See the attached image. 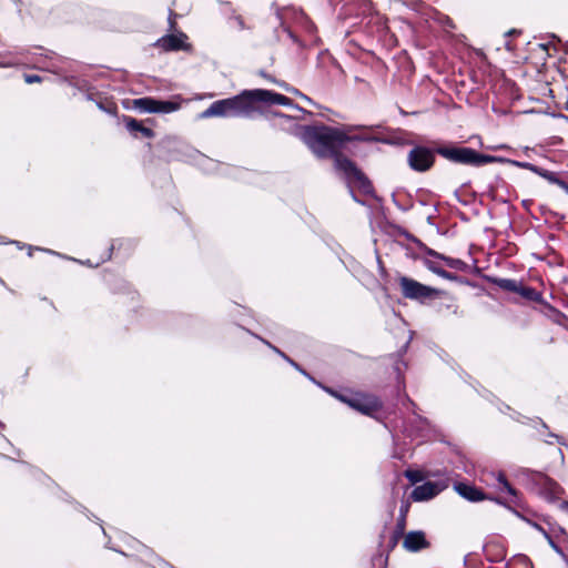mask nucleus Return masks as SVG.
<instances>
[{
  "instance_id": "obj_11",
  "label": "nucleus",
  "mask_w": 568,
  "mask_h": 568,
  "mask_svg": "<svg viewBox=\"0 0 568 568\" xmlns=\"http://www.w3.org/2000/svg\"><path fill=\"white\" fill-rule=\"evenodd\" d=\"M443 489L444 486H440L437 483L426 481L414 488V490L412 491V498L415 501L429 500L437 496Z\"/></svg>"
},
{
  "instance_id": "obj_34",
  "label": "nucleus",
  "mask_w": 568,
  "mask_h": 568,
  "mask_svg": "<svg viewBox=\"0 0 568 568\" xmlns=\"http://www.w3.org/2000/svg\"><path fill=\"white\" fill-rule=\"evenodd\" d=\"M41 69H44V70H48V71H52V72H57L55 70V64L53 62L51 63H48L45 65H42L40 67Z\"/></svg>"
},
{
  "instance_id": "obj_7",
  "label": "nucleus",
  "mask_w": 568,
  "mask_h": 568,
  "mask_svg": "<svg viewBox=\"0 0 568 568\" xmlns=\"http://www.w3.org/2000/svg\"><path fill=\"white\" fill-rule=\"evenodd\" d=\"M436 153V150H432L427 146L415 145L408 152V165L415 172H426L433 168Z\"/></svg>"
},
{
  "instance_id": "obj_40",
  "label": "nucleus",
  "mask_w": 568,
  "mask_h": 568,
  "mask_svg": "<svg viewBox=\"0 0 568 568\" xmlns=\"http://www.w3.org/2000/svg\"><path fill=\"white\" fill-rule=\"evenodd\" d=\"M261 74H262V77L266 78L267 80L273 81V79L271 77L266 75L264 72H262Z\"/></svg>"
},
{
  "instance_id": "obj_23",
  "label": "nucleus",
  "mask_w": 568,
  "mask_h": 568,
  "mask_svg": "<svg viewBox=\"0 0 568 568\" xmlns=\"http://www.w3.org/2000/svg\"><path fill=\"white\" fill-rule=\"evenodd\" d=\"M495 283L497 284L498 287L514 293H517L519 287L518 282L511 278H498L495 281Z\"/></svg>"
},
{
  "instance_id": "obj_28",
  "label": "nucleus",
  "mask_w": 568,
  "mask_h": 568,
  "mask_svg": "<svg viewBox=\"0 0 568 568\" xmlns=\"http://www.w3.org/2000/svg\"><path fill=\"white\" fill-rule=\"evenodd\" d=\"M422 250L425 254L424 257L437 258V260H439L442 257L440 253L436 252L435 250H433L430 247H427L426 245H422Z\"/></svg>"
},
{
  "instance_id": "obj_9",
  "label": "nucleus",
  "mask_w": 568,
  "mask_h": 568,
  "mask_svg": "<svg viewBox=\"0 0 568 568\" xmlns=\"http://www.w3.org/2000/svg\"><path fill=\"white\" fill-rule=\"evenodd\" d=\"M271 115L274 126L286 130L301 138V128H303L304 125H300L297 123L298 119L296 116L286 115L281 112H272Z\"/></svg>"
},
{
  "instance_id": "obj_19",
  "label": "nucleus",
  "mask_w": 568,
  "mask_h": 568,
  "mask_svg": "<svg viewBox=\"0 0 568 568\" xmlns=\"http://www.w3.org/2000/svg\"><path fill=\"white\" fill-rule=\"evenodd\" d=\"M133 108L140 112L155 113V99L151 97L139 98L133 100Z\"/></svg>"
},
{
  "instance_id": "obj_35",
  "label": "nucleus",
  "mask_w": 568,
  "mask_h": 568,
  "mask_svg": "<svg viewBox=\"0 0 568 568\" xmlns=\"http://www.w3.org/2000/svg\"><path fill=\"white\" fill-rule=\"evenodd\" d=\"M292 92H293V93H295V94H297V95H300L301 98H303V99H304V100H306L307 102L313 103V101H312L308 97H306V95L302 94L297 89H293V90H292Z\"/></svg>"
},
{
  "instance_id": "obj_27",
  "label": "nucleus",
  "mask_w": 568,
  "mask_h": 568,
  "mask_svg": "<svg viewBox=\"0 0 568 568\" xmlns=\"http://www.w3.org/2000/svg\"><path fill=\"white\" fill-rule=\"evenodd\" d=\"M540 531H542L544 536L548 540L550 547L559 555L564 556V552L561 548L552 540V538L549 536V534L541 527H538Z\"/></svg>"
},
{
  "instance_id": "obj_38",
  "label": "nucleus",
  "mask_w": 568,
  "mask_h": 568,
  "mask_svg": "<svg viewBox=\"0 0 568 568\" xmlns=\"http://www.w3.org/2000/svg\"><path fill=\"white\" fill-rule=\"evenodd\" d=\"M407 511V507H402L400 508V517L405 518V513Z\"/></svg>"
},
{
  "instance_id": "obj_4",
  "label": "nucleus",
  "mask_w": 568,
  "mask_h": 568,
  "mask_svg": "<svg viewBox=\"0 0 568 568\" xmlns=\"http://www.w3.org/2000/svg\"><path fill=\"white\" fill-rule=\"evenodd\" d=\"M398 284L405 298L417 301L419 303H425L427 300H432L444 294L440 290L424 285L407 276H399Z\"/></svg>"
},
{
  "instance_id": "obj_30",
  "label": "nucleus",
  "mask_w": 568,
  "mask_h": 568,
  "mask_svg": "<svg viewBox=\"0 0 568 568\" xmlns=\"http://www.w3.org/2000/svg\"><path fill=\"white\" fill-rule=\"evenodd\" d=\"M274 352H276L277 354H280L284 359H286L291 365H293L295 368H297L298 371H301L304 375H307L303 369L300 368V366L294 362L292 361L288 356H286L283 352H281L278 348L274 347V346H271Z\"/></svg>"
},
{
  "instance_id": "obj_44",
  "label": "nucleus",
  "mask_w": 568,
  "mask_h": 568,
  "mask_svg": "<svg viewBox=\"0 0 568 568\" xmlns=\"http://www.w3.org/2000/svg\"><path fill=\"white\" fill-rule=\"evenodd\" d=\"M406 477H407V478H409V479H412V475H410V473H409V471H407V473H406Z\"/></svg>"
},
{
  "instance_id": "obj_1",
  "label": "nucleus",
  "mask_w": 568,
  "mask_h": 568,
  "mask_svg": "<svg viewBox=\"0 0 568 568\" xmlns=\"http://www.w3.org/2000/svg\"><path fill=\"white\" fill-rule=\"evenodd\" d=\"M274 104L291 106L298 112L305 113L304 109L295 105L286 95L271 90L254 89L244 90L234 97L214 101L200 114V118L207 119L220 116L252 119L256 114L263 113L264 108Z\"/></svg>"
},
{
  "instance_id": "obj_21",
  "label": "nucleus",
  "mask_w": 568,
  "mask_h": 568,
  "mask_svg": "<svg viewBox=\"0 0 568 568\" xmlns=\"http://www.w3.org/2000/svg\"><path fill=\"white\" fill-rule=\"evenodd\" d=\"M500 158H501V161H496L495 163H508L516 168L528 170L535 174L538 172L539 166H537L532 163L521 162V161H517V160H510V159L503 158V156H500Z\"/></svg>"
},
{
  "instance_id": "obj_41",
  "label": "nucleus",
  "mask_w": 568,
  "mask_h": 568,
  "mask_svg": "<svg viewBox=\"0 0 568 568\" xmlns=\"http://www.w3.org/2000/svg\"><path fill=\"white\" fill-rule=\"evenodd\" d=\"M280 87H283V83H280ZM284 88L286 91H290V92H292V90H293V89H290L287 85H284Z\"/></svg>"
},
{
  "instance_id": "obj_18",
  "label": "nucleus",
  "mask_w": 568,
  "mask_h": 568,
  "mask_svg": "<svg viewBox=\"0 0 568 568\" xmlns=\"http://www.w3.org/2000/svg\"><path fill=\"white\" fill-rule=\"evenodd\" d=\"M352 141H359V142H381V143H385V144H390L392 141L387 138H384L379 134H372V133H368V132H363V133H359V134H354L352 135L349 133V142Z\"/></svg>"
},
{
  "instance_id": "obj_36",
  "label": "nucleus",
  "mask_w": 568,
  "mask_h": 568,
  "mask_svg": "<svg viewBox=\"0 0 568 568\" xmlns=\"http://www.w3.org/2000/svg\"><path fill=\"white\" fill-rule=\"evenodd\" d=\"M397 526H398V529L402 531V530L404 529V526H405V518H403V517H402V518L398 520Z\"/></svg>"
},
{
  "instance_id": "obj_10",
  "label": "nucleus",
  "mask_w": 568,
  "mask_h": 568,
  "mask_svg": "<svg viewBox=\"0 0 568 568\" xmlns=\"http://www.w3.org/2000/svg\"><path fill=\"white\" fill-rule=\"evenodd\" d=\"M403 547L410 552H417L429 547L425 532L422 530H413L406 534Z\"/></svg>"
},
{
  "instance_id": "obj_31",
  "label": "nucleus",
  "mask_w": 568,
  "mask_h": 568,
  "mask_svg": "<svg viewBox=\"0 0 568 568\" xmlns=\"http://www.w3.org/2000/svg\"><path fill=\"white\" fill-rule=\"evenodd\" d=\"M41 80H42L41 77H39L38 74H24V81L28 84L41 82Z\"/></svg>"
},
{
  "instance_id": "obj_33",
  "label": "nucleus",
  "mask_w": 568,
  "mask_h": 568,
  "mask_svg": "<svg viewBox=\"0 0 568 568\" xmlns=\"http://www.w3.org/2000/svg\"><path fill=\"white\" fill-rule=\"evenodd\" d=\"M549 437L555 438L560 445H565L568 447V444L564 440L561 436L550 433Z\"/></svg>"
},
{
  "instance_id": "obj_15",
  "label": "nucleus",
  "mask_w": 568,
  "mask_h": 568,
  "mask_svg": "<svg viewBox=\"0 0 568 568\" xmlns=\"http://www.w3.org/2000/svg\"><path fill=\"white\" fill-rule=\"evenodd\" d=\"M124 122L128 131L134 136H136L138 133H141L144 138L149 139L154 136V132L152 129L143 126L141 122L133 118H124Z\"/></svg>"
},
{
  "instance_id": "obj_22",
  "label": "nucleus",
  "mask_w": 568,
  "mask_h": 568,
  "mask_svg": "<svg viewBox=\"0 0 568 568\" xmlns=\"http://www.w3.org/2000/svg\"><path fill=\"white\" fill-rule=\"evenodd\" d=\"M439 260H442L446 266L456 271H465L467 268L466 262L460 258H454L442 254Z\"/></svg>"
},
{
  "instance_id": "obj_43",
  "label": "nucleus",
  "mask_w": 568,
  "mask_h": 568,
  "mask_svg": "<svg viewBox=\"0 0 568 568\" xmlns=\"http://www.w3.org/2000/svg\"><path fill=\"white\" fill-rule=\"evenodd\" d=\"M351 194H352V197H353L355 201L359 202V201L356 199V196H355V194L353 193V191H352V190H351Z\"/></svg>"
},
{
  "instance_id": "obj_17",
  "label": "nucleus",
  "mask_w": 568,
  "mask_h": 568,
  "mask_svg": "<svg viewBox=\"0 0 568 568\" xmlns=\"http://www.w3.org/2000/svg\"><path fill=\"white\" fill-rule=\"evenodd\" d=\"M357 173L358 174H355L348 183H355L363 194L372 195L374 193V187L371 181L361 170Z\"/></svg>"
},
{
  "instance_id": "obj_13",
  "label": "nucleus",
  "mask_w": 568,
  "mask_h": 568,
  "mask_svg": "<svg viewBox=\"0 0 568 568\" xmlns=\"http://www.w3.org/2000/svg\"><path fill=\"white\" fill-rule=\"evenodd\" d=\"M333 159L335 168L342 173H344L347 182H349L355 174H358L357 172L359 171V169L353 161L344 156L342 152L337 153Z\"/></svg>"
},
{
  "instance_id": "obj_5",
  "label": "nucleus",
  "mask_w": 568,
  "mask_h": 568,
  "mask_svg": "<svg viewBox=\"0 0 568 568\" xmlns=\"http://www.w3.org/2000/svg\"><path fill=\"white\" fill-rule=\"evenodd\" d=\"M329 393L338 398L341 402L347 404L349 407L354 408L355 410L365 414V415H372L373 413L381 409L382 404L381 402L372 395L366 394H352V395H341L337 394L334 390H329Z\"/></svg>"
},
{
  "instance_id": "obj_16",
  "label": "nucleus",
  "mask_w": 568,
  "mask_h": 568,
  "mask_svg": "<svg viewBox=\"0 0 568 568\" xmlns=\"http://www.w3.org/2000/svg\"><path fill=\"white\" fill-rule=\"evenodd\" d=\"M536 174L547 180L549 183L558 185L568 194V183L560 179L558 173L539 166L538 172Z\"/></svg>"
},
{
  "instance_id": "obj_6",
  "label": "nucleus",
  "mask_w": 568,
  "mask_h": 568,
  "mask_svg": "<svg viewBox=\"0 0 568 568\" xmlns=\"http://www.w3.org/2000/svg\"><path fill=\"white\" fill-rule=\"evenodd\" d=\"M527 486L547 498H554L561 493V487L550 477L542 473L530 471L527 474Z\"/></svg>"
},
{
  "instance_id": "obj_37",
  "label": "nucleus",
  "mask_w": 568,
  "mask_h": 568,
  "mask_svg": "<svg viewBox=\"0 0 568 568\" xmlns=\"http://www.w3.org/2000/svg\"><path fill=\"white\" fill-rule=\"evenodd\" d=\"M12 65H13L12 63L0 62V68H9V67H12Z\"/></svg>"
},
{
  "instance_id": "obj_12",
  "label": "nucleus",
  "mask_w": 568,
  "mask_h": 568,
  "mask_svg": "<svg viewBox=\"0 0 568 568\" xmlns=\"http://www.w3.org/2000/svg\"><path fill=\"white\" fill-rule=\"evenodd\" d=\"M454 489L458 495H460L463 498L471 503H477L487 499L484 491L475 487L474 485H469L466 483H455Z\"/></svg>"
},
{
  "instance_id": "obj_14",
  "label": "nucleus",
  "mask_w": 568,
  "mask_h": 568,
  "mask_svg": "<svg viewBox=\"0 0 568 568\" xmlns=\"http://www.w3.org/2000/svg\"><path fill=\"white\" fill-rule=\"evenodd\" d=\"M186 40V36L183 33L179 34H169L159 40L160 45L168 50H180L183 48L184 41Z\"/></svg>"
},
{
  "instance_id": "obj_2",
  "label": "nucleus",
  "mask_w": 568,
  "mask_h": 568,
  "mask_svg": "<svg viewBox=\"0 0 568 568\" xmlns=\"http://www.w3.org/2000/svg\"><path fill=\"white\" fill-rule=\"evenodd\" d=\"M364 126L346 125L333 128L328 125H305L301 128L302 141L321 159L334 158L349 142V133Z\"/></svg>"
},
{
  "instance_id": "obj_20",
  "label": "nucleus",
  "mask_w": 568,
  "mask_h": 568,
  "mask_svg": "<svg viewBox=\"0 0 568 568\" xmlns=\"http://www.w3.org/2000/svg\"><path fill=\"white\" fill-rule=\"evenodd\" d=\"M181 108V104L175 101H162L155 99V113H172L178 111Z\"/></svg>"
},
{
  "instance_id": "obj_32",
  "label": "nucleus",
  "mask_w": 568,
  "mask_h": 568,
  "mask_svg": "<svg viewBox=\"0 0 568 568\" xmlns=\"http://www.w3.org/2000/svg\"><path fill=\"white\" fill-rule=\"evenodd\" d=\"M234 21L240 30L245 29V24H244L242 17H240V16L234 17Z\"/></svg>"
},
{
  "instance_id": "obj_42",
  "label": "nucleus",
  "mask_w": 568,
  "mask_h": 568,
  "mask_svg": "<svg viewBox=\"0 0 568 568\" xmlns=\"http://www.w3.org/2000/svg\"><path fill=\"white\" fill-rule=\"evenodd\" d=\"M490 499L497 501L500 505H504V503L501 500H499V499H496V498H490Z\"/></svg>"
},
{
  "instance_id": "obj_39",
  "label": "nucleus",
  "mask_w": 568,
  "mask_h": 568,
  "mask_svg": "<svg viewBox=\"0 0 568 568\" xmlns=\"http://www.w3.org/2000/svg\"><path fill=\"white\" fill-rule=\"evenodd\" d=\"M290 37H291V39H292L294 42H298V41H297V39H296V37H295L293 33H291V32H290Z\"/></svg>"
},
{
  "instance_id": "obj_8",
  "label": "nucleus",
  "mask_w": 568,
  "mask_h": 568,
  "mask_svg": "<svg viewBox=\"0 0 568 568\" xmlns=\"http://www.w3.org/2000/svg\"><path fill=\"white\" fill-rule=\"evenodd\" d=\"M481 481H484L487 486L493 487L498 493L508 494L510 501L514 505H520L518 491L510 485L503 471H485L481 475Z\"/></svg>"
},
{
  "instance_id": "obj_25",
  "label": "nucleus",
  "mask_w": 568,
  "mask_h": 568,
  "mask_svg": "<svg viewBox=\"0 0 568 568\" xmlns=\"http://www.w3.org/2000/svg\"><path fill=\"white\" fill-rule=\"evenodd\" d=\"M517 293H519L523 297L531 301H536L538 298V293L532 287L519 285Z\"/></svg>"
},
{
  "instance_id": "obj_24",
  "label": "nucleus",
  "mask_w": 568,
  "mask_h": 568,
  "mask_svg": "<svg viewBox=\"0 0 568 568\" xmlns=\"http://www.w3.org/2000/svg\"><path fill=\"white\" fill-rule=\"evenodd\" d=\"M422 261H423V264L425 265V267L436 275L442 270V265H440V262H443L442 260L423 257Z\"/></svg>"
},
{
  "instance_id": "obj_29",
  "label": "nucleus",
  "mask_w": 568,
  "mask_h": 568,
  "mask_svg": "<svg viewBox=\"0 0 568 568\" xmlns=\"http://www.w3.org/2000/svg\"><path fill=\"white\" fill-rule=\"evenodd\" d=\"M437 275H438L439 277L445 278V280H448V281H457V280H458V276H457V275H455V274H453V273H450V272H448V271L444 270L443 267H442V270L438 272V274H437Z\"/></svg>"
},
{
  "instance_id": "obj_26",
  "label": "nucleus",
  "mask_w": 568,
  "mask_h": 568,
  "mask_svg": "<svg viewBox=\"0 0 568 568\" xmlns=\"http://www.w3.org/2000/svg\"><path fill=\"white\" fill-rule=\"evenodd\" d=\"M513 560L515 565H519L523 568H532L530 559L525 555H517Z\"/></svg>"
},
{
  "instance_id": "obj_3",
  "label": "nucleus",
  "mask_w": 568,
  "mask_h": 568,
  "mask_svg": "<svg viewBox=\"0 0 568 568\" xmlns=\"http://www.w3.org/2000/svg\"><path fill=\"white\" fill-rule=\"evenodd\" d=\"M436 152L449 162L475 168L501 161L500 156L479 153L468 146L445 145L437 148Z\"/></svg>"
}]
</instances>
